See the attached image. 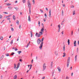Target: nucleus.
<instances>
[{"label": "nucleus", "instance_id": "58", "mask_svg": "<svg viewBox=\"0 0 79 79\" xmlns=\"http://www.w3.org/2000/svg\"><path fill=\"white\" fill-rule=\"evenodd\" d=\"M17 50H18V49L17 48H16L15 50V51H17Z\"/></svg>", "mask_w": 79, "mask_h": 79}, {"label": "nucleus", "instance_id": "18", "mask_svg": "<svg viewBox=\"0 0 79 79\" xmlns=\"http://www.w3.org/2000/svg\"><path fill=\"white\" fill-rule=\"evenodd\" d=\"M28 21H31V18H30V15H29L28 16Z\"/></svg>", "mask_w": 79, "mask_h": 79}, {"label": "nucleus", "instance_id": "20", "mask_svg": "<svg viewBox=\"0 0 79 79\" xmlns=\"http://www.w3.org/2000/svg\"><path fill=\"white\" fill-rule=\"evenodd\" d=\"M0 37V40H3V36H1Z\"/></svg>", "mask_w": 79, "mask_h": 79}, {"label": "nucleus", "instance_id": "57", "mask_svg": "<svg viewBox=\"0 0 79 79\" xmlns=\"http://www.w3.org/2000/svg\"><path fill=\"white\" fill-rule=\"evenodd\" d=\"M6 48L5 47H4V50H5Z\"/></svg>", "mask_w": 79, "mask_h": 79}, {"label": "nucleus", "instance_id": "56", "mask_svg": "<svg viewBox=\"0 0 79 79\" xmlns=\"http://www.w3.org/2000/svg\"><path fill=\"white\" fill-rule=\"evenodd\" d=\"M15 9L16 10H18V8H17V7H15Z\"/></svg>", "mask_w": 79, "mask_h": 79}, {"label": "nucleus", "instance_id": "34", "mask_svg": "<svg viewBox=\"0 0 79 79\" xmlns=\"http://www.w3.org/2000/svg\"><path fill=\"white\" fill-rule=\"evenodd\" d=\"M3 17V16L2 15H0V19H1V18H2Z\"/></svg>", "mask_w": 79, "mask_h": 79}, {"label": "nucleus", "instance_id": "8", "mask_svg": "<svg viewBox=\"0 0 79 79\" xmlns=\"http://www.w3.org/2000/svg\"><path fill=\"white\" fill-rule=\"evenodd\" d=\"M42 27L41 28V29H43V30H44V29H45V27H44V24L43 23H42Z\"/></svg>", "mask_w": 79, "mask_h": 79}, {"label": "nucleus", "instance_id": "28", "mask_svg": "<svg viewBox=\"0 0 79 79\" xmlns=\"http://www.w3.org/2000/svg\"><path fill=\"white\" fill-rule=\"evenodd\" d=\"M33 34H32V33L31 31V37H32Z\"/></svg>", "mask_w": 79, "mask_h": 79}, {"label": "nucleus", "instance_id": "62", "mask_svg": "<svg viewBox=\"0 0 79 79\" xmlns=\"http://www.w3.org/2000/svg\"><path fill=\"white\" fill-rule=\"evenodd\" d=\"M78 45H79V41H78Z\"/></svg>", "mask_w": 79, "mask_h": 79}, {"label": "nucleus", "instance_id": "16", "mask_svg": "<svg viewBox=\"0 0 79 79\" xmlns=\"http://www.w3.org/2000/svg\"><path fill=\"white\" fill-rule=\"evenodd\" d=\"M17 78V76L16 75H15L14 77V79H16Z\"/></svg>", "mask_w": 79, "mask_h": 79}, {"label": "nucleus", "instance_id": "2", "mask_svg": "<svg viewBox=\"0 0 79 79\" xmlns=\"http://www.w3.org/2000/svg\"><path fill=\"white\" fill-rule=\"evenodd\" d=\"M20 65V63H19L17 65V66L16 67V64H14V69H15V70H18V68H19V66Z\"/></svg>", "mask_w": 79, "mask_h": 79}, {"label": "nucleus", "instance_id": "4", "mask_svg": "<svg viewBox=\"0 0 79 79\" xmlns=\"http://www.w3.org/2000/svg\"><path fill=\"white\" fill-rule=\"evenodd\" d=\"M70 61V57H69L68 58V59L67 61V67H68L69 66V64Z\"/></svg>", "mask_w": 79, "mask_h": 79}, {"label": "nucleus", "instance_id": "27", "mask_svg": "<svg viewBox=\"0 0 79 79\" xmlns=\"http://www.w3.org/2000/svg\"><path fill=\"white\" fill-rule=\"evenodd\" d=\"M52 66H53V62H52L51 64V66L52 68Z\"/></svg>", "mask_w": 79, "mask_h": 79}, {"label": "nucleus", "instance_id": "60", "mask_svg": "<svg viewBox=\"0 0 79 79\" xmlns=\"http://www.w3.org/2000/svg\"><path fill=\"white\" fill-rule=\"evenodd\" d=\"M71 35H73V31L72 32Z\"/></svg>", "mask_w": 79, "mask_h": 79}, {"label": "nucleus", "instance_id": "7", "mask_svg": "<svg viewBox=\"0 0 79 79\" xmlns=\"http://www.w3.org/2000/svg\"><path fill=\"white\" fill-rule=\"evenodd\" d=\"M43 46V43H41L40 46L39 48L40 50H42V48Z\"/></svg>", "mask_w": 79, "mask_h": 79}, {"label": "nucleus", "instance_id": "55", "mask_svg": "<svg viewBox=\"0 0 79 79\" xmlns=\"http://www.w3.org/2000/svg\"><path fill=\"white\" fill-rule=\"evenodd\" d=\"M4 20H3L2 21V22H1V23L2 24V23H3V22L4 21Z\"/></svg>", "mask_w": 79, "mask_h": 79}, {"label": "nucleus", "instance_id": "48", "mask_svg": "<svg viewBox=\"0 0 79 79\" xmlns=\"http://www.w3.org/2000/svg\"><path fill=\"white\" fill-rule=\"evenodd\" d=\"M11 54H12V55H13L14 54H15V53L14 52H12L11 53Z\"/></svg>", "mask_w": 79, "mask_h": 79}, {"label": "nucleus", "instance_id": "39", "mask_svg": "<svg viewBox=\"0 0 79 79\" xmlns=\"http://www.w3.org/2000/svg\"><path fill=\"white\" fill-rule=\"evenodd\" d=\"M43 21H44V22H45L46 21V19H45V18L43 19Z\"/></svg>", "mask_w": 79, "mask_h": 79}, {"label": "nucleus", "instance_id": "61", "mask_svg": "<svg viewBox=\"0 0 79 79\" xmlns=\"http://www.w3.org/2000/svg\"><path fill=\"white\" fill-rule=\"evenodd\" d=\"M1 8H2V6H0V9H1Z\"/></svg>", "mask_w": 79, "mask_h": 79}, {"label": "nucleus", "instance_id": "37", "mask_svg": "<svg viewBox=\"0 0 79 79\" xmlns=\"http://www.w3.org/2000/svg\"><path fill=\"white\" fill-rule=\"evenodd\" d=\"M63 49L64 50H65V46L64 45Z\"/></svg>", "mask_w": 79, "mask_h": 79}, {"label": "nucleus", "instance_id": "40", "mask_svg": "<svg viewBox=\"0 0 79 79\" xmlns=\"http://www.w3.org/2000/svg\"><path fill=\"white\" fill-rule=\"evenodd\" d=\"M40 21H38V24L39 25V26H40Z\"/></svg>", "mask_w": 79, "mask_h": 79}, {"label": "nucleus", "instance_id": "21", "mask_svg": "<svg viewBox=\"0 0 79 79\" xmlns=\"http://www.w3.org/2000/svg\"><path fill=\"white\" fill-rule=\"evenodd\" d=\"M58 27L59 28V31L58 32H60V25H59V26H58Z\"/></svg>", "mask_w": 79, "mask_h": 79}, {"label": "nucleus", "instance_id": "11", "mask_svg": "<svg viewBox=\"0 0 79 79\" xmlns=\"http://www.w3.org/2000/svg\"><path fill=\"white\" fill-rule=\"evenodd\" d=\"M49 18H50L51 17V9L49 10Z\"/></svg>", "mask_w": 79, "mask_h": 79}, {"label": "nucleus", "instance_id": "31", "mask_svg": "<svg viewBox=\"0 0 79 79\" xmlns=\"http://www.w3.org/2000/svg\"><path fill=\"white\" fill-rule=\"evenodd\" d=\"M16 23L17 24H19V21H18V20L17 21Z\"/></svg>", "mask_w": 79, "mask_h": 79}, {"label": "nucleus", "instance_id": "15", "mask_svg": "<svg viewBox=\"0 0 79 79\" xmlns=\"http://www.w3.org/2000/svg\"><path fill=\"white\" fill-rule=\"evenodd\" d=\"M4 56L3 55H2L0 59V61H1V60H3V58Z\"/></svg>", "mask_w": 79, "mask_h": 79}, {"label": "nucleus", "instance_id": "19", "mask_svg": "<svg viewBox=\"0 0 79 79\" xmlns=\"http://www.w3.org/2000/svg\"><path fill=\"white\" fill-rule=\"evenodd\" d=\"M64 55L63 56V57H64L65 56H66V53H65V52H64L63 53Z\"/></svg>", "mask_w": 79, "mask_h": 79}, {"label": "nucleus", "instance_id": "12", "mask_svg": "<svg viewBox=\"0 0 79 79\" xmlns=\"http://www.w3.org/2000/svg\"><path fill=\"white\" fill-rule=\"evenodd\" d=\"M44 38H42L41 39V44H44V42H43V41H44Z\"/></svg>", "mask_w": 79, "mask_h": 79}, {"label": "nucleus", "instance_id": "22", "mask_svg": "<svg viewBox=\"0 0 79 79\" xmlns=\"http://www.w3.org/2000/svg\"><path fill=\"white\" fill-rule=\"evenodd\" d=\"M13 19L14 20H15V19H16V17L15 15L13 16Z\"/></svg>", "mask_w": 79, "mask_h": 79}, {"label": "nucleus", "instance_id": "36", "mask_svg": "<svg viewBox=\"0 0 79 79\" xmlns=\"http://www.w3.org/2000/svg\"><path fill=\"white\" fill-rule=\"evenodd\" d=\"M8 18V16H5L4 17V19H6V18Z\"/></svg>", "mask_w": 79, "mask_h": 79}, {"label": "nucleus", "instance_id": "44", "mask_svg": "<svg viewBox=\"0 0 79 79\" xmlns=\"http://www.w3.org/2000/svg\"><path fill=\"white\" fill-rule=\"evenodd\" d=\"M3 13H4V14H8V12H3Z\"/></svg>", "mask_w": 79, "mask_h": 79}, {"label": "nucleus", "instance_id": "46", "mask_svg": "<svg viewBox=\"0 0 79 79\" xmlns=\"http://www.w3.org/2000/svg\"><path fill=\"white\" fill-rule=\"evenodd\" d=\"M40 11L41 12V13H43V11L41 9V10H40Z\"/></svg>", "mask_w": 79, "mask_h": 79}, {"label": "nucleus", "instance_id": "24", "mask_svg": "<svg viewBox=\"0 0 79 79\" xmlns=\"http://www.w3.org/2000/svg\"><path fill=\"white\" fill-rule=\"evenodd\" d=\"M76 14V12L75 10H74L73 11V15H74Z\"/></svg>", "mask_w": 79, "mask_h": 79}, {"label": "nucleus", "instance_id": "5", "mask_svg": "<svg viewBox=\"0 0 79 79\" xmlns=\"http://www.w3.org/2000/svg\"><path fill=\"white\" fill-rule=\"evenodd\" d=\"M41 42V40L40 38H39L37 41V43L38 44H40V43Z\"/></svg>", "mask_w": 79, "mask_h": 79}, {"label": "nucleus", "instance_id": "9", "mask_svg": "<svg viewBox=\"0 0 79 79\" xmlns=\"http://www.w3.org/2000/svg\"><path fill=\"white\" fill-rule=\"evenodd\" d=\"M55 55H56L57 56V55H58V51H56L55 52Z\"/></svg>", "mask_w": 79, "mask_h": 79}, {"label": "nucleus", "instance_id": "30", "mask_svg": "<svg viewBox=\"0 0 79 79\" xmlns=\"http://www.w3.org/2000/svg\"><path fill=\"white\" fill-rule=\"evenodd\" d=\"M6 5L7 6H10V5H11V4L8 3Z\"/></svg>", "mask_w": 79, "mask_h": 79}, {"label": "nucleus", "instance_id": "64", "mask_svg": "<svg viewBox=\"0 0 79 79\" xmlns=\"http://www.w3.org/2000/svg\"><path fill=\"white\" fill-rule=\"evenodd\" d=\"M62 35H63V31L62 32Z\"/></svg>", "mask_w": 79, "mask_h": 79}, {"label": "nucleus", "instance_id": "23", "mask_svg": "<svg viewBox=\"0 0 79 79\" xmlns=\"http://www.w3.org/2000/svg\"><path fill=\"white\" fill-rule=\"evenodd\" d=\"M22 52L21 51H18V54L19 55L20 53H21Z\"/></svg>", "mask_w": 79, "mask_h": 79}, {"label": "nucleus", "instance_id": "14", "mask_svg": "<svg viewBox=\"0 0 79 79\" xmlns=\"http://www.w3.org/2000/svg\"><path fill=\"white\" fill-rule=\"evenodd\" d=\"M74 46L76 47V41H75L74 42Z\"/></svg>", "mask_w": 79, "mask_h": 79}, {"label": "nucleus", "instance_id": "32", "mask_svg": "<svg viewBox=\"0 0 79 79\" xmlns=\"http://www.w3.org/2000/svg\"><path fill=\"white\" fill-rule=\"evenodd\" d=\"M11 30L12 31H14V29H13V28L11 27Z\"/></svg>", "mask_w": 79, "mask_h": 79}, {"label": "nucleus", "instance_id": "52", "mask_svg": "<svg viewBox=\"0 0 79 79\" xmlns=\"http://www.w3.org/2000/svg\"><path fill=\"white\" fill-rule=\"evenodd\" d=\"M74 6H71V8H74Z\"/></svg>", "mask_w": 79, "mask_h": 79}, {"label": "nucleus", "instance_id": "35", "mask_svg": "<svg viewBox=\"0 0 79 79\" xmlns=\"http://www.w3.org/2000/svg\"><path fill=\"white\" fill-rule=\"evenodd\" d=\"M22 1L24 3H26V0H23Z\"/></svg>", "mask_w": 79, "mask_h": 79}, {"label": "nucleus", "instance_id": "53", "mask_svg": "<svg viewBox=\"0 0 79 79\" xmlns=\"http://www.w3.org/2000/svg\"><path fill=\"white\" fill-rule=\"evenodd\" d=\"M21 25H20L19 26V28L20 29L21 28Z\"/></svg>", "mask_w": 79, "mask_h": 79}, {"label": "nucleus", "instance_id": "41", "mask_svg": "<svg viewBox=\"0 0 79 79\" xmlns=\"http://www.w3.org/2000/svg\"><path fill=\"white\" fill-rule=\"evenodd\" d=\"M8 8H9V9H12V8L11 7H8Z\"/></svg>", "mask_w": 79, "mask_h": 79}, {"label": "nucleus", "instance_id": "26", "mask_svg": "<svg viewBox=\"0 0 79 79\" xmlns=\"http://www.w3.org/2000/svg\"><path fill=\"white\" fill-rule=\"evenodd\" d=\"M30 69L29 70H31V68H32V65H30Z\"/></svg>", "mask_w": 79, "mask_h": 79}, {"label": "nucleus", "instance_id": "6", "mask_svg": "<svg viewBox=\"0 0 79 79\" xmlns=\"http://www.w3.org/2000/svg\"><path fill=\"white\" fill-rule=\"evenodd\" d=\"M46 69V65L45 64H43V71H44Z\"/></svg>", "mask_w": 79, "mask_h": 79}, {"label": "nucleus", "instance_id": "47", "mask_svg": "<svg viewBox=\"0 0 79 79\" xmlns=\"http://www.w3.org/2000/svg\"><path fill=\"white\" fill-rule=\"evenodd\" d=\"M71 76H73V73H72L71 74Z\"/></svg>", "mask_w": 79, "mask_h": 79}, {"label": "nucleus", "instance_id": "25", "mask_svg": "<svg viewBox=\"0 0 79 79\" xmlns=\"http://www.w3.org/2000/svg\"><path fill=\"white\" fill-rule=\"evenodd\" d=\"M44 16H45V18L46 19H47V14H44Z\"/></svg>", "mask_w": 79, "mask_h": 79}, {"label": "nucleus", "instance_id": "43", "mask_svg": "<svg viewBox=\"0 0 79 79\" xmlns=\"http://www.w3.org/2000/svg\"><path fill=\"white\" fill-rule=\"evenodd\" d=\"M6 56H9V54L8 53L6 54Z\"/></svg>", "mask_w": 79, "mask_h": 79}, {"label": "nucleus", "instance_id": "63", "mask_svg": "<svg viewBox=\"0 0 79 79\" xmlns=\"http://www.w3.org/2000/svg\"><path fill=\"white\" fill-rule=\"evenodd\" d=\"M19 61H22V60L20 59Z\"/></svg>", "mask_w": 79, "mask_h": 79}, {"label": "nucleus", "instance_id": "59", "mask_svg": "<svg viewBox=\"0 0 79 79\" xmlns=\"http://www.w3.org/2000/svg\"><path fill=\"white\" fill-rule=\"evenodd\" d=\"M30 43H31V41H29V43L28 44H29V45H30Z\"/></svg>", "mask_w": 79, "mask_h": 79}, {"label": "nucleus", "instance_id": "42", "mask_svg": "<svg viewBox=\"0 0 79 79\" xmlns=\"http://www.w3.org/2000/svg\"><path fill=\"white\" fill-rule=\"evenodd\" d=\"M29 44H27V48L29 46Z\"/></svg>", "mask_w": 79, "mask_h": 79}, {"label": "nucleus", "instance_id": "1", "mask_svg": "<svg viewBox=\"0 0 79 79\" xmlns=\"http://www.w3.org/2000/svg\"><path fill=\"white\" fill-rule=\"evenodd\" d=\"M44 31V30L41 29L40 31L39 32V34H38V33H36L35 35V36H36V37H40L41 35H43Z\"/></svg>", "mask_w": 79, "mask_h": 79}, {"label": "nucleus", "instance_id": "13", "mask_svg": "<svg viewBox=\"0 0 79 79\" xmlns=\"http://www.w3.org/2000/svg\"><path fill=\"white\" fill-rule=\"evenodd\" d=\"M77 55H76L75 56V62H76L77 61Z\"/></svg>", "mask_w": 79, "mask_h": 79}, {"label": "nucleus", "instance_id": "17", "mask_svg": "<svg viewBox=\"0 0 79 79\" xmlns=\"http://www.w3.org/2000/svg\"><path fill=\"white\" fill-rule=\"evenodd\" d=\"M69 41H70L69 39H68V45H69V44L70 43V42Z\"/></svg>", "mask_w": 79, "mask_h": 79}, {"label": "nucleus", "instance_id": "45", "mask_svg": "<svg viewBox=\"0 0 79 79\" xmlns=\"http://www.w3.org/2000/svg\"><path fill=\"white\" fill-rule=\"evenodd\" d=\"M7 20H10V19H10V18H7Z\"/></svg>", "mask_w": 79, "mask_h": 79}, {"label": "nucleus", "instance_id": "54", "mask_svg": "<svg viewBox=\"0 0 79 79\" xmlns=\"http://www.w3.org/2000/svg\"><path fill=\"white\" fill-rule=\"evenodd\" d=\"M46 10H47V11H48V8H46Z\"/></svg>", "mask_w": 79, "mask_h": 79}, {"label": "nucleus", "instance_id": "49", "mask_svg": "<svg viewBox=\"0 0 79 79\" xmlns=\"http://www.w3.org/2000/svg\"><path fill=\"white\" fill-rule=\"evenodd\" d=\"M62 5L63 7H64L65 6V5H64V4H62Z\"/></svg>", "mask_w": 79, "mask_h": 79}, {"label": "nucleus", "instance_id": "33", "mask_svg": "<svg viewBox=\"0 0 79 79\" xmlns=\"http://www.w3.org/2000/svg\"><path fill=\"white\" fill-rule=\"evenodd\" d=\"M32 1L33 4H35V1L34 0H32Z\"/></svg>", "mask_w": 79, "mask_h": 79}, {"label": "nucleus", "instance_id": "3", "mask_svg": "<svg viewBox=\"0 0 79 79\" xmlns=\"http://www.w3.org/2000/svg\"><path fill=\"white\" fill-rule=\"evenodd\" d=\"M28 5L29 8V13L30 15H31V2H30V1H28Z\"/></svg>", "mask_w": 79, "mask_h": 79}, {"label": "nucleus", "instance_id": "50", "mask_svg": "<svg viewBox=\"0 0 79 79\" xmlns=\"http://www.w3.org/2000/svg\"><path fill=\"white\" fill-rule=\"evenodd\" d=\"M11 16V15H9L8 16H7V17L8 18V17H10Z\"/></svg>", "mask_w": 79, "mask_h": 79}, {"label": "nucleus", "instance_id": "10", "mask_svg": "<svg viewBox=\"0 0 79 79\" xmlns=\"http://www.w3.org/2000/svg\"><path fill=\"white\" fill-rule=\"evenodd\" d=\"M57 69H58L59 72H61V68L60 67H58Z\"/></svg>", "mask_w": 79, "mask_h": 79}, {"label": "nucleus", "instance_id": "29", "mask_svg": "<svg viewBox=\"0 0 79 79\" xmlns=\"http://www.w3.org/2000/svg\"><path fill=\"white\" fill-rule=\"evenodd\" d=\"M13 40H11L10 42L11 45H12V44H13Z\"/></svg>", "mask_w": 79, "mask_h": 79}, {"label": "nucleus", "instance_id": "51", "mask_svg": "<svg viewBox=\"0 0 79 79\" xmlns=\"http://www.w3.org/2000/svg\"><path fill=\"white\" fill-rule=\"evenodd\" d=\"M45 77H43L42 78V79H45Z\"/></svg>", "mask_w": 79, "mask_h": 79}, {"label": "nucleus", "instance_id": "38", "mask_svg": "<svg viewBox=\"0 0 79 79\" xmlns=\"http://www.w3.org/2000/svg\"><path fill=\"white\" fill-rule=\"evenodd\" d=\"M62 15H64V12L62 10Z\"/></svg>", "mask_w": 79, "mask_h": 79}]
</instances>
